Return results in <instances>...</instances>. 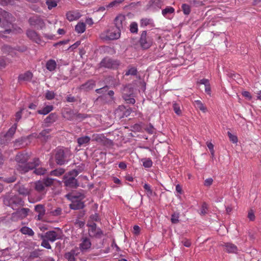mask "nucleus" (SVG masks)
<instances>
[{
  "label": "nucleus",
  "mask_w": 261,
  "mask_h": 261,
  "mask_svg": "<svg viewBox=\"0 0 261 261\" xmlns=\"http://www.w3.org/2000/svg\"><path fill=\"white\" fill-rule=\"evenodd\" d=\"M29 159V155L27 153H19L16 156V161L17 162V170L23 173L39 166L40 161L38 159H35L33 162L27 163Z\"/></svg>",
  "instance_id": "1"
},
{
  "label": "nucleus",
  "mask_w": 261,
  "mask_h": 261,
  "mask_svg": "<svg viewBox=\"0 0 261 261\" xmlns=\"http://www.w3.org/2000/svg\"><path fill=\"white\" fill-rule=\"evenodd\" d=\"M4 203L11 207L13 210H16L17 207L23 205V201L18 195L10 194L4 198Z\"/></svg>",
  "instance_id": "2"
},
{
  "label": "nucleus",
  "mask_w": 261,
  "mask_h": 261,
  "mask_svg": "<svg viewBox=\"0 0 261 261\" xmlns=\"http://www.w3.org/2000/svg\"><path fill=\"white\" fill-rule=\"evenodd\" d=\"M70 155L69 151L68 149L59 148L56 150V159L57 163L59 165L64 164L67 157Z\"/></svg>",
  "instance_id": "3"
},
{
  "label": "nucleus",
  "mask_w": 261,
  "mask_h": 261,
  "mask_svg": "<svg viewBox=\"0 0 261 261\" xmlns=\"http://www.w3.org/2000/svg\"><path fill=\"white\" fill-rule=\"evenodd\" d=\"M66 197L68 199L71 201V203L70 204V207L73 210H79L83 208L84 204L82 201L83 196L76 197L72 195L71 194H67Z\"/></svg>",
  "instance_id": "4"
},
{
  "label": "nucleus",
  "mask_w": 261,
  "mask_h": 261,
  "mask_svg": "<svg viewBox=\"0 0 261 261\" xmlns=\"http://www.w3.org/2000/svg\"><path fill=\"white\" fill-rule=\"evenodd\" d=\"M77 175V171L76 170H72L70 172L68 175L64 176V184L65 186L68 188H76L77 186L76 180L73 177L70 176V175L76 176Z\"/></svg>",
  "instance_id": "5"
},
{
  "label": "nucleus",
  "mask_w": 261,
  "mask_h": 261,
  "mask_svg": "<svg viewBox=\"0 0 261 261\" xmlns=\"http://www.w3.org/2000/svg\"><path fill=\"white\" fill-rule=\"evenodd\" d=\"M63 233L61 230L57 228L54 230L46 232L44 236H42V238L46 239L47 240L54 242L56 240L61 239Z\"/></svg>",
  "instance_id": "6"
},
{
  "label": "nucleus",
  "mask_w": 261,
  "mask_h": 261,
  "mask_svg": "<svg viewBox=\"0 0 261 261\" xmlns=\"http://www.w3.org/2000/svg\"><path fill=\"white\" fill-rule=\"evenodd\" d=\"M120 37V30L116 28H113L106 31L101 36V37L105 40L118 39Z\"/></svg>",
  "instance_id": "7"
},
{
  "label": "nucleus",
  "mask_w": 261,
  "mask_h": 261,
  "mask_svg": "<svg viewBox=\"0 0 261 261\" xmlns=\"http://www.w3.org/2000/svg\"><path fill=\"white\" fill-rule=\"evenodd\" d=\"M153 42V38L151 36L147 35L146 31H143L140 39V43L141 47L144 49L149 48Z\"/></svg>",
  "instance_id": "8"
},
{
  "label": "nucleus",
  "mask_w": 261,
  "mask_h": 261,
  "mask_svg": "<svg viewBox=\"0 0 261 261\" xmlns=\"http://www.w3.org/2000/svg\"><path fill=\"white\" fill-rule=\"evenodd\" d=\"M35 185V190L38 193V195L36 196L34 201H40L42 198V196L44 195L45 193V185L43 184V181L38 180L34 184Z\"/></svg>",
  "instance_id": "9"
},
{
  "label": "nucleus",
  "mask_w": 261,
  "mask_h": 261,
  "mask_svg": "<svg viewBox=\"0 0 261 261\" xmlns=\"http://www.w3.org/2000/svg\"><path fill=\"white\" fill-rule=\"evenodd\" d=\"M124 99L129 103L134 104L135 102V99L133 97V89L128 85L125 86L122 91Z\"/></svg>",
  "instance_id": "10"
},
{
  "label": "nucleus",
  "mask_w": 261,
  "mask_h": 261,
  "mask_svg": "<svg viewBox=\"0 0 261 261\" xmlns=\"http://www.w3.org/2000/svg\"><path fill=\"white\" fill-rule=\"evenodd\" d=\"M16 127V124H14L7 133L0 135V144H5L10 140L12 136L15 133Z\"/></svg>",
  "instance_id": "11"
},
{
  "label": "nucleus",
  "mask_w": 261,
  "mask_h": 261,
  "mask_svg": "<svg viewBox=\"0 0 261 261\" xmlns=\"http://www.w3.org/2000/svg\"><path fill=\"white\" fill-rule=\"evenodd\" d=\"M16 188H17V186L16 187ZM18 192L19 194L22 195L23 196H29L28 199L30 202H35L34 200H32L31 198L32 196L33 191L31 189L29 186H25L24 185H21L19 187L18 189H17Z\"/></svg>",
  "instance_id": "12"
},
{
  "label": "nucleus",
  "mask_w": 261,
  "mask_h": 261,
  "mask_svg": "<svg viewBox=\"0 0 261 261\" xmlns=\"http://www.w3.org/2000/svg\"><path fill=\"white\" fill-rule=\"evenodd\" d=\"M27 50V47L24 46H22L21 47H17L16 48H13L7 45H4L2 48V50L4 54L10 55L11 56H13L15 54V51L17 50L20 52H23Z\"/></svg>",
  "instance_id": "13"
},
{
  "label": "nucleus",
  "mask_w": 261,
  "mask_h": 261,
  "mask_svg": "<svg viewBox=\"0 0 261 261\" xmlns=\"http://www.w3.org/2000/svg\"><path fill=\"white\" fill-rule=\"evenodd\" d=\"M88 233L90 237L95 238H100L102 234V232L99 228L96 227L94 223L88 225Z\"/></svg>",
  "instance_id": "14"
},
{
  "label": "nucleus",
  "mask_w": 261,
  "mask_h": 261,
  "mask_svg": "<svg viewBox=\"0 0 261 261\" xmlns=\"http://www.w3.org/2000/svg\"><path fill=\"white\" fill-rule=\"evenodd\" d=\"M119 65V62L110 58H106L100 62V66L108 68H116Z\"/></svg>",
  "instance_id": "15"
},
{
  "label": "nucleus",
  "mask_w": 261,
  "mask_h": 261,
  "mask_svg": "<svg viewBox=\"0 0 261 261\" xmlns=\"http://www.w3.org/2000/svg\"><path fill=\"white\" fill-rule=\"evenodd\" d=\"M29 212V208H21L12 214V218L14 221L17 220L18 219H23L27 216Z\"/></svg>",
  "instance_id": "16"
},
{
  "label": "nucleus",
  "mask_w": 261,
  "mask_h": 261,
  "mask_svg": "<svg viewBox=\"0 0 261 261\" xmlns=\"http://www.w3.org/2000/svg\"><path fill=\"white\" fill-rule=\"evenodd\" d=\"M82 15L79 10H72L66 13V18L69 21H73L77 20L81 17Z\"/></svg>",
  "instance_id": "17"
},
{
  "label": "nucleus",
  "mask_w": 261,
  "mask_h": 261,
  "mask_svg": "<svg viewBox=\"0 0 261 261\" xmlns=\"http://www.w3.org/2000/svg\"><path fill=\"white\" fill-rule=\"evenodd\" d=\"M114 21L116 29H118L120 30L126 25L125 17L123 15H118L115 19Z\"/></svg>",
  "instance_id": "18"
},
{
  "label": "nucleus",
  "mask_w": 261,
  "mask_h": 261,
  "mask_svg": "<svg viewBox=\"0 0 261 261\" xmlns=\"http://www.w3.org/2000/svg\"><path fill=\"white\" fill-rule=\"evenodd\" d=\"M27 36L35 41L37 44H41L43 43L42 40L36 32L33 30H28L27 33Z\"/></svg>",
  "instance_id": "19"
},
{
  "label": "nucleus",
  "mask_w": 261,
  "mask_h": 261,
  "mask_svg": "<svg viewBox=\"0 0 261 261\" xmlns=\"http://www.w3.org/2000/svg\"><path fill=\"white\" fill-rule=\"evenodd\" d=\"M91 246V243L88 238H83L80 244V250L83 251H87Z\"/></svg>",
  "instance_id": "20"
},
{
  "label": "nucleus",
  "mask_w": 261,
  "mask_h": 261,
  "mask_svg": "<svg viewBox=\"0 0 261 261\" xmlns=\"http://www.w3.org/2000/svg\"><path fill=\"white\" fill-rule=\"evenodd\" d=\"M13 29H6L5 31L2 32L0 31V37H5V34H10V33H21L22 32V30L19 27H17L12 25Z\"/></svg>",
  "instance_id": "21"
},
{
  "label": "nucleus",
  "mask_w": 261,
  "mask_h": 261,
  "mask_svg": "<svg viewBox=\"0 0 261 261\" xmlns=\"http://www.w3.org/2000/svg\"><path fill=\"white\" fill-rule=\"evenodd\" d=\"M29 22L31 25L41 26L43 23V20L37 16H34L29 19Z\"/></svg>",
  "instance_id": "22"
},
{
  "label": "nucleus",
  "mask_w": 261,
  "mask_h": 261,
  "mask_svg": "<svg viewBox=\"0 0 261 261\" xmlns=\"http://www.w3.org/2000/svg\"><path fill=\"white\" fill-rule=\"evenodd\" d=\"M174 11L175 10L173 7L168 6L162 10V14L166 18L169 19L170 15L173 14Z\"/></svg>",
  "instance_id": "23"
},
{
  "label": "nucleus",
  "mask_w": 261,
  "mask_h": 261,
  "mask_svg": "<svg viewBox=\"0 0 261 261\" xmlns=\"http://www.w3.org/2000/svg\"><path fill=\"white\" fill-rule=\"evenodd\" d=\"M35 211L38 213L37 216L38 220H41L45 214V209L42 205L38 204L35 206Z\"/></svg>",
  "instance_id": "24"
},
{
  "label": "nucleus",
  "mask_w": 261,
  "mask_h": 261,
  "mask_svg": "<svg viewBox=\"0 0 261 261\" xmlns=\"http://www.w3.org/2000/svg\"><path fill=\"white\" fill-rule=\"evenodd\" d=\"M77 143L80 146H86L90 141V138L88 136H83L77 139Z\"/></svg>",
  "instance_id": "25"
},
{
  "label": "nucleus",
  "mask_w": 261,
  "mask_h": 261,
  "mask_svg": "<svg viewBox=\"0 0 261 261\" xmlns=\"http://www.w3.org/2000/svg\"><path fill=\"white\" fill-rule=\"evenodd\" d=\"M2 19L9 21L12 20V17L10 14L0 8V22Z\"/></svg>",
  "instance_id": "26"
},
{
  "label": "nucleus",
  "mask_w": 261,
  "mask_h": 261,
  "mask_svg": "<svg viewBox=\"0 0 261 261\" xmlns=\"http://www.w3.org/2000/svg\"><path fill=\"white\" fill-rule=\"evenodd\" d=\"M225 249L228 253H236L238 249L237 246L231 243H227L224 245Z\"/></svg>",
  "instance_id": "27"
},
{
  "label": "nucleus",
  "mask_w": 261,
  "mask_h": 261,
  "mask_svg": "<svg viewBox=\"0 0 261 261\" xmlns=\"http://www.w3.org/2000/svg\"><path fill=\"white\" fill-rule=\"evenodd\" d=\"M86 30V24L83 22H79L75 26V31L79 34L84 33Z\"/></svg>",
  "instance_id": "28"
},
{
  "label": "nucleus",
  "mask_w": 261,
  "mask_h": 261,
  "mask_svg": "<svg viewBox=\"0 0 261 261\" xmlns=\"http://www.w3.org/2000/svg\"><path fill=\"white\" fill-rule=\"evenodd\" d=\"M33 76V74L31 72L27 71L23 74H21L19 76L20 81H30Z\"/></svg>",
  "instance_id": "29"
},
{
  "label": "nucleus",
  "mask_w": 261,
  "mask_h": 261,
  "mask_svg": "<svg viewBox=\"0 0 261 261\" xmlns=\"http://www.w3.org/2000/svg\"><path fill=\"white\" fill-rule=\"evenodd\" d=\"M124 2V0H114L109 3L108 5H106V9L116 8L118 7L121 4Z\"/></svg>",
  "instance_id": "30"
},
{
  "label": "nucleus",
  "mask_w": 261,
  "mask_h": 261,
  "mask_svg": "<svg viewBox=\"0 0 261 261\" xmlns=\"http://www.w3.org/2000/svg\"><path fill=\"white\" fill-rule=\"evenodd\" d=\"M56 66L57 63L54 60H48L46 64V68L50 71H54L56 69Z\"/></svg>",
  "instance_id": "31"
},
{
  "label": "nucleus",
  "mask_w": 261,
  "mask_h": 261,
  "mask_svg": "<svg viewBox=\"0 0 261 261\" xmlns=\"http://www.w3.org/2000/svg\"><path fill=\"white\" fill-rule=\"evenodd\" d=\"M53 107L52 106H46L42 109L38 110V113L42 115H46L53 110Z\"/></svg>",
  "instance_id": "32"
},
{
  "label": "nucleus",
  "mask_w": 261,
  "mask_h": 261,
  "mask_svg": "<svg viewBox=\"0 0 261 261\" xmlns=\"http://www.w3.org/2000/svg\"><path fill=\"white\" fill-rule=\"evenodd\" d=\"M47 8L49 10L52 9L53 8L57 6L58 0H45Z\"/></svg>",
  "instance_id": "33"
},
{
  "label": "nucleus",
  "mask_w": 261,
  "mask_h": 261,
  "mask_svg": "<svg viewBox=\"0 0 261 261\" xmlns=\"http://www.w3.org/2000/svg\"><path fill=\"white\" fill-rule=\"evenodd\" d=\"M194 106L196 108L199 109L203 112H205L206 111V107L200 100H195L194 101Z\"/></svg>",
  "instance_id": "34"
},
{
  "label": "nucleus",
  "mask_w": 261,
  "mask_h": 261,
  "mask_svg": "<svg viewBox=\"0 0 261 261\" xmlns=\"http://www.w3.org/2000/svg\"><path fill=\"white\" fill-rule=\"evenodd\" d=\"M21 232L24 234H28L29 236H32L34 233L33 230L28 227H23L20 229Z\"/></svg>",
  "instance_id": "35"
},
{
  "label": "nucleus",
  "mask_w": 261,
  "mask_h": 261,
  "mask_svg": "<svg viewBox=\"0 0 261 261\" xmlns=\"http://www.w3.org/2000/svg\"><path fill=\"white\" fill-rule=\"evenodd\" d=\"M141 162L143 163V166L145 168H150L152 165V162L151 160V159L147 158V159H143L141 160Z\"/></svg>",
  "instance_id": "36"
},
{
  "label": "nucleus",
  "mask_w": 261,
  "mask_h": 261,
  "mask_svg": "<svg viewBox=\"0 0 261 261\" xmlns=\"http://www.w3.org/2000/svg\"><path fill=\"white\" fill-rule=\"evenodd\" d=\"M94 87V82L93 81H89L85 84L82 86V89L90 90L93 89Z\"/></svg>",
  "instance_id": "37"
},
{
  "label": "nucleus",
  "mask_w": 261,
  "mask_h": 261,
  "mask_svg": "<svg viewBox=\"0 0 261 261\" xmlns=\"http://www.w3.org/2000/svg\"><path fill=\"white\" fill-rule=\"evenodd\" d=\"M65 256L68 261H75L74 252L70 251L67 252L65 254Z\"/></svg>",
  "instance_id": "38"
},
{
  "label": "nucleus",
  "mask_w": 261,
  "mask_h": 261,
  "mask_svg": "<svg viewBox=\"0 0 261 261\" xmlns=\"http://www.w3.org/2000/svg\"><path fill=\"white\" fill-rule=\"evenodd\" d=\"M181 8L184 14L189 15L191 12V7L189 5L184 4L181 6Z\"/></svg>",
  "instance_id": "39"
},
{
  "label": "nucleus",
  "mask_w": 261,
  "mask_h": 261,
  "mask_svg": "<svg viewBox=\"0 0 261 261\" xmlns=\"http://www.w3.org/2000/svg\"><path fill=\"white\" fill-rule=\"evenodd\" d=\"M64 172V170L62 168H60L51 171L50 173V175L54 176H60L63 174Z\"/></svg>",
  "instance_id": "40"
},
{
  "label": "nucleus",
  "mask_w": 261,
  "mask_h": 261,
  "mask_svg": "<svg viewBox=\"0 0 261 261\" xmlns=\"http://www.w3.org/2000/svg\"><path fill=\"white\" fill-rule=\"evenodd\" d=\"M152 22V19L149 18H143L141 20V27H146L148 25L151 24Z\"/></svg>",
  "instance_id": "41"
},
{
  "label": "nucleus",
  "mask_w": 261,
  "mask_h": 261,
  "mask_svg": "<svg viewBox=\"0 0 261 261\" xmlns=\"http://www.w3.org/2000/svg\"><path fill=\"white\" fill-rule=\"evenodd\" d=\"M173 108L174 112L178 115H180L181 114V111L180 110V105L177 103H174L173 104Z\"/></svg>",
  "instance_id": "42"
},
{
  "label": "nucleus",
  "mask_w": 261,
  "mask_h": 261,
  "mask_svg": "<svg viewBox=\"0 0 261 261\" xmlns=\"http://www.w3.org/2000/svg\"><path fill=\"white\" fill-rule=\"evenodd\" d=\"M179 214L177 213H174L172 216L171 218V221L172 223L176 224L179 221Z\"/></svg>",
  "instance_id": "43"
},
{
  "label": "nucleus",
  "mask_w": 261,
  "mask_h": 261,
  "mask_svg": "<svg viewBox=\"0 0 261 261\" xmlns=\"http://www.w3.org/2000/svg\"><path fill=\"white\" fill-rule=\"evenodd\" d=\"M227 134H228V136L229 137L230 141L232 143H235V144L237 143V142L238 141V137H237L236 135L232 134L229 132H228Z\"/></svg>",
  "instance_id": "44"
},
{
  "label": "nucleus",
  "mask_w": 261,
  "mask_h": 261,
  "mask_svg": "<svg viewBox=\"0 0 261 261\" xmlns=\"http://www.w3.org/2000/svg\"><path fill=\"white\" fill-rule=\"evenodd\" d=\"M46 170L43 168H35L34 172L37 175H43L46 173Z\"/></svg>",
  "instance_id": "45"
},
{
  "label": "nucleus",
  "mask_w": 261,
  "mask_h": 261,
  "mask_svg": "<svg viewBox=\"0 0 261 261\" xmlns=\"http://www.w3.org/2000/svg\"><path fill=\"white\" fill-rule=\"evenodd\" d=\"M144 188L146 191L148 196H150L152 195V191L151 189L150 186L148 184H145L144 185Z\"/></svg>",
  "instance_id": "46"
},
{
  "label": "nucleus",
  "mask_w": 261,
  "mask_h": 261,
  "mask_svg": "<svg viewBox=\"0 0 261 261\" xmlns=\"http://www.w3.org/2000/svg\"><path fill=\"white\" fill-rule=\"evenodd\" d=\"M55 96V94L53 91H47L45 93V98L48 100L53 99Z\"/></svg>",
  "instance_id": "47"
},
{
  "label": "nucleus",
  "mask_w": 261,
  "mask_h": 261,
  "mask_svg": "<svg viewBox=\"0 0 261 261\" xmlns=\"http://www.w3.org/2000/svg\"><path fill=\"white\" fill-rule=\"evenodd\" d=\"M42 241L41 243V246L47 249H50L51 246L48 243V240L45 238H42Z\"/></svg>",
  "instance_id": "48"
},
{
  "label": "nucleus",
  "mask_w": 261,
  "mask_h": 261,
  "mask_svg": "<svg viewBox=\"0 0 261 261\" xmlns=\"http://www.w3.org/2000/svg\"><path fill=\"white\" fill-rule=\"evenodd\" d=\"M130 31L132 33H137L138 31V25L136 22H133L130 24Z\"/></svg>",
  "instance_id": "49"
},
{
  "label": "nucleus",
  "mask_w": 261,
  "mask_h": 261,
  "mask_svg": "<svg viewBox=\"0 0 261 261\" xmlns=\"http://www.w3.org/2000/svg\"><path fill=\"white\" fill-rule=\"evenodd\" d=\"M207 208L208 207L207 204L205 203H203L202 205L200 214L202 215H205L207 213Z\"/></svg>",
  "instance_id": "50"
},
{
  "label": "nucleus",
  "mask_w": 261,
  "mask_h": 261,
  "mask_svg": "<svg viewBox=\"0 0 261 261\" xmlns=\"http://www.w3.org/2000/svg\"><path fill=\"white\" fill-rule=\"evenodd\" d=\"M137 73V69L135 67L130 68L125 73L126 75H135Z\"/></svg>",
  "instance_id": "51"
},
{
  "label": "nucleus",
  "mask_w": 261,
  "mask_h": 261,
  "mask_svg": "<svg viewBox=\"0 0 261 261\" xmlns=\"http://www.w3.org/2000/svg\"><path fill=\"white\" fill-rule=\"evenodd\" d=\"M54 179L50 178H47L44 180L43 184L45 187L50 186L53 183Z\"/></svg>",
  "instance_id": "52"
},
{
  "label": "nucleus",
  "mask_w": 261,
  "mask_h": 261,
  "mask_svg": "<svg viewBox=\"0 0 261 261\" xmlns=\"http://www.w3.org/2000/svg\"><path fill=\"white\" fill-rule=\"evenodd\" d=\"M24 109H21L19 111H18L15 114V121L18 122L21 118V114L23 111H24Z\"/></svg>",
  "instance_id": "53"
},
{
  "label": "nucleus",
  "mask_w": 261,
  "mask_h": 261,
  "mask_svg": "<svg viewBox=\"0 0 261 261\" xmlns=\"http://www.w3.org/2000/svg\"><path fill=\"white\" fill-rule=\"evenodd\" d=\"M108 88L107 86L104 87L102 88L98 89L96 90V92L98 93H105L108 91Z\"/></svg>",
  "instance_id": "54"
},
{
  "label": "nucleus",
  "mask_w": 261,
  "mask_h": 261,
  "mask_svg": "<svg viewBox=\"0 0 261 261\" xmlns=\"http://www.w3.org/2000/svg\"><path fill=\"white\" fill-rule=\"evenodd\" d=\"M213 181V180L212 178L206 179L204 181V185L207 187L210 186L212 184Z\"/></svg>",
  "instance_id": "55"
},
{
  "label": "nucleus",
  "mask_w": 261,
  "mask_h": 261,
  "mask_svg": "<svg viewBox=\"0 0 261 261\" xmlns=\"http://www.w3.org/2000/svg\"><path fill=\"white\" fill-rule=\"evenodd\" d=\"M248 217L251 221H253L254 220L255 216H254L253 212L252 210H251L249 212L248 214Z\"/></svg>",
  "instance_id": "56"
},
{
  "label": "nucleus",
  "mask_w": 261,
  "mask_h": 261,
  "mask_svg": "<svg viewBox=\"0 0 261 261\" xmlns=\"http://www.w3.org/2000/svg\"><path fill=\"white\" fill-rule=\"evenodd\" d=\"M199 83L200 84L204 85L205 86L210 85V82H209L208 80L205 79H203L199 81Z\"/></svg>",
  "instance_id": "57"
},
{
  "label": "nucleus",
  "mask_w": 261,
  "mask_h": 261,
  "mask_svg": "<svg viewBox=\"0 0 261 261\" xmlns=\"http://www.w3.org/2000/svg\"><path fill=\"white\" fill-rule=\"evenodd\" d=\"M16 180V178L15 177H11L9 178H6L4 179V181L6 182L10 183L14 182Z\"/></svg>",
  "instance_id": "58"
},
{
  "label": "nucleus",
  "mask_w": 261,
  "mask_h": 261,
  "mask_svg": "<svg viewBox=\"0 0 261 261\" xmlns=\"http://www.w3.org/2000/svg\"><path fill=\"white\" fill-rule=\"evenodd\" d=\"M140 228L139 226L135 225L133 227V232L135 234H137L140 232Z\"/></svg>",
  "instance_id": "59"
},
{
  "label": "nucleus",
  "mask_w": 261,
  "mask_h": 261,
  "mask_svg": "<svg viewBox=\"0 0 261 261\" xmlns=\"http://www.w3.org/2000/svg\"><path fill=\"white\" fill-rule=\"evenodd\" d=\"M242 95L246 97L247 98H248V99H251V94L250 93L248 92V91H243L242 92Z\"/></svg>",
  "instance_id": "60"
},
{
  "label": "nucleus",
  "mask_w": 261,
  "mask_h": 261,
  "mask_svg": "<svg viewBox=\"0 0 261 261\" xmlns=\"http://www.w3.org/2000/svg\"><path fill=\"white\" fill-rule=\"evenodd\" d=\"M146 131L148 132L149 134H152L154 132V128L152 126H149L147 127L146 129Z\"/></svg>",
  "instance_id": "61"
},
{
  "label": "nucleus",
  "mask_w": 261,
  "mask_h": 261,
  "mask_svg": "<svg viewBox=\"0 0 261 261\" xmlns=\"http://www.w3.org/2000/svg\"><path fill=\"white\" fill-rule=\"evenodd\" d=\"M48 133H49V131L48 129L43 130L40 133V134L38 137L40 138V137H41L43 136H45L46 135V134H48Z\"/></svg>",
  "instance_id": "62"
},
{
  "label": "nucleus",
  "mask_w": 261,
  "mask_h": 261,
  "mask_svg": "<svg viewBox=\"0 0 261 261\" xmlns=\"http://www.w3.org/2000/svg\"><path fill=\"white\" fill-rule=\"evenodd\" d=\"M211 87L210 84L205 86V92L208 95H211Z\"/></svg>",
  "instance_id": "63"
},
{
  "label": "nucleus",
  "mask_w": 261,
  "mask_h": 261,
  "mask_svg": "<svg viewBox=\"0 0 261 261\" xmlns=\"http://www.w3.org/2000/svg\"><path fill=\"white\" fill-rule=\"evenodd\" d=\"M182 244H183V245H184L185 246H186V247H190V246H191V243H190V242L189 240H184V241H182Z\"/></svg>",
  "instance_id": "64"
}]
</instances>
